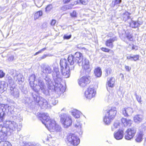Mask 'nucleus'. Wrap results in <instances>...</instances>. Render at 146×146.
I'll list each match as a JSON object with an SVG mask.
<instances>
[{
    "instance_id": "obj_55",
    "label": "nucleus",
    "mask_w": 146,
    "mask_h": 146,
    "mask_svg": "<svg viewBox=\"0 0 146 146\" xmlns=\"http://www.w3.org/2000/svg\"><path fill=\"white\" fill-rule=\"evenodd\" d=\"M132 49H135V50H137V47L136 46H133L132 47Z\"/></svg>"
},
{
    "instance_id": "obj_48",
    "label": "nucleus",
    "mask_w": 146,
    "mask_h": 146,
    "mask_svg": "<svg viewBox=\"0 0 146 146\" xmlns=\"http://www.w3.org/2000/svg\"><path fill=\"white\" fill-rule=\"evenodd\" d=\"M51 102H52L51 103L53 105H55L58 102L57 101H56L54 98H52Z\"/></svg>"
},
{
    "instance_id": "obj_53",
    "label": "nucleus",
    "mask_w": 146,
    "mask_h": 146,
    "mask_svg": "<svg viewBox=\"0 0 146 146\" xmlns=\"http://www.w3.org/2000/svg\"><path fill=\"white\" fill-rule=\"evenodd\" d=\"M125 68L126 70L128 71H129L130 70L131 68L128 66H125Z\"/></svg>"
},
{
    "instance_id": "obj_1",
    "label": "nucleus",
    "mask_w": 146,
    "mask_h": 146,
    "mask_svg": "<svg viewBox=\"0 0 146 146\" xmlns=\"http://www.w3.org/2000/svg\"><path fill=\"white\" fill-rule=\"evenodd\" d=\"M82 54L78 52H76L73 56L69 55L68 60L65 59H61L60 64L61 71L62 75L65 78L69 77L70 75V70L74 68L72 65L74 64H78L79 65L83 60Z\"/></svg>"
},
{
    "instance_id": "obj_54",
    "label": "nucleus",
    "mask_w": 146,
    "mask_h": 146,
    "mask_svg": "<svg viewBox=\"0 0 146 146\" xmlns=\"http://www.w3.org/2000/svg\"><path fill=\"white\" fill-rule=\"evenodd\" d=\"M14 59V57L13 56H11L9 57V60H12Z\"/></svg>"
},
{
    "instance_id": "obj_7",
    "label": "nucleus",
    "mask_w": 146,
    "mask_h": 146,
    "mask_svg": "<svg viewBox=\"0 0 146 146\" xmlns=\"http://www.w3.org/2000/svg\"><path fill=\"white\" fill-rule=\"evenodd\" d=\"M34 100L38 104L40 107L42 108H49L51 106L50 103L49 104L46 100L43 98L37 96L36 95L33 96Z\"/></svg>"
},
{
    "instance_id": "obj_45",
    "label": "nucleus",
    "mask_w": 146,
    "mask_h": 146,
    "mask_svg": "<svg viewBox=\"0 0 146 146\" xmlns=\"http://www.w3.org/2000/svg\"><path fill=\"white\" fill-rule=\"evenodd\" d=\"M46 49V48H44L41 50H39L38 52H36L35 53V54H34V56H35L37 55V54H39V53H41L42 52H43Z\"/></svg>"
},
{
    "instance_id": "obj_44",
    "label": "nucleus",
    "mask_w": 146,
    "mask_h": 146,
    "mask_svg": "<svg viewBox=\"0 0 146 146\" xmlns=\"http://www.w3.org/2000/svg\"><path fill=\"white\" fill-rule=\"evenodd\" d=\"M101 49L102 51L106 52H109L110 50L108 48L104 47L102 48Z\"/></svg>"
},
{
    "instance_id": "obj_38",
    "label": "nucleus",
    "mask_w": 146,
    "mask_h": 146,
    "mask_svg": "<svg viewBox=\"0 0 146 146\" xmlns=\"http://www.w3.org/2000/svg\"><path fill=\"white\" fill-rule=\"evenodd\" d=\"M72 6L73 5H65L62 7L61 9L63 10L66 11L67 9L72 8Z\"/></svg>"
},
{
    "instance_id": "obj_2",
    "label": "nucleus",
    "mask_w": 146,
    "mask_h": 146,
    "mask_svg": "<svg viewBox=\"0 0 146 146\" xmlns=\"http://www.w3.org/2000/svg\"><path fill=\"white\" fill-rule=\"evenodd\" d=\"M52 75L54 77H56L53 82L48 77L46 76L45 78L48 88L50 90H54L59 94L63 93L65 91V88L60 84V75L57 68L54 69Z\"/></svg>"
},
{
    "instance_id": "obj_50",
    "label": "nucleus",
    "mask_w": 146,
    "mask_h": 146,
    "mask_svg": "<svg viewBox=\"0 0 146 146\" xmlns=\"http://www.w3.org/2000/svg\"><path fill=\"white\" fill-rule=\"evenodd\" d=\"M126 38L130 41H132L133 40L132 36L131 35L127 36Z\"/></svg>"
},
{
    "instance_id": "obj_34",
    "label": "nucleus",
    "mask_w": 146,
    "mask_h": 146,
    "mask_svg": "<svg viewBox=\"0 0 146 146\" xmlns=\"http://www.w3.org/2000/svg\"><path fill=\"white\" fill-rule=\"evenodd\" d=\"M6 80L8 82L10 85L13 84L15 81V80H13L12 78L8 75H7V76Z\"/></svg>"
},
{
    "instance_id": "obj_47",
    "label": "nucleus",
    "mask_w": 146,
    "mask_h": 146,
    "mask_svg": "<svg viewBox=\"0 0 146 146\" xmlns=\"http://www.w3.org/2000/svg\"><path fill=\"white\" fill-rule=\"evenodd\" d=\"M5 73L1 70H0V78H2L4 77L5 75Z\"/></svg>"
},
{
    "instance_id": "obj_35",
    "label": "nucleus",
    "mask_w": 146,
    "mask_h": 146,
    "mask_svg": "<svg viewBox=\"0 0 146 146\" xmlns=\"http://www.w3.org/2000/svg\"><path fill=\"white\" fill-rule=\"evenodd\" d=\"M14 79L15 81L18 80V82H20L22 81V76L21 74H19L15 76L14 77Z\"/></svg>"
},
{
    "instance_id": "obj_17",
    "label": "nucleus",
    "mask_w": 146,
    "mask_h": 146,
    "mask_svg": "<svg viewBox=\"0 0 146 146\" xmlns=\"http://www.w3.org/2000/svg\"><path fill=\"white\" fill-rule=\"evenodd\" d=\"M121 120L122 124L125 127H129L131 126L132 123V121L131 120L127 119L124 117L122 118Z\"/></svg>"
},
{
    "instance_id": "obj_11",
    "label": "nucleus",
    "mask_w": 146,
    "mask_h": 146,
    "mask_svg": "<svg viewBox=\"0 0 146 146\" xmlns=\"http://www.w3.org/2000/svg\"><path fill=\"white\" fill-rule=\"evenodd\" d=\"M5 122L4 123L3 125H0V138L2 139L4 137L6 136L7 133L9 131V129L5 125Z\"/></svg>"
},
{
    "instance_id": "obj_21",
    "label": "nucleus",
    "mask_w": 146,
    "mask_h": 146,
    "mask_svg": "<svg viewBox=\"0 0 146 146\" xmlns=\"http://www.w3.org/2000/svg\"><path fill=\"white\" fill-rule=\"evenodd\" d=\"M115 83V79L113 78H111L108 79V81L106 83V87L108 90V87L113 88L114 86Z\"/></svg>"
},
{
    "instance_id": "obj_49",
    "label": "nucleus",
    "mask_w": 146,
    "mask_h": 146,
    "mask_svg": "<svg viewBox=\"0 0 146 146\" xmlns=\"http://www.w3.org/2000/svg\"><path fill=\"white\" fill-rule=\"evenodd\" d=\"M106 74L105 75L106 76H107L110 73V69L108 68L106 70Z\"/></svg>"
},
{
    "instance_id": "obj_9",
    "label": "nucleus",
    "mask_w": 146,
    "mask_h": 146,
    "mask_svg": "<svg viewBox=\"0 0 146 146\" xmlns=\"http://www.w3.org/2000/svg\"><path fill=\"white\" fill-rule=\"evenodd\" d=\"M136 129L135 127H132L128 129L125 132V139L127 140H130L135 135Z\"/></svg>"
},
{
    "instance_id": "obj_57",
    "label": "nucleus",
    "mask_w": 146,
    "mask_h": 146,
    "mask_svg": "<svg viewBox=\"0 0 146 146\" xmlns=\"http://www.w3.org/2000/svg\"><path fill=\"white\" fill-rule=\"evenodd\" d=\"M133 58V56H128L127 57V59H130L131 58Z\"/></svg>"
},
{
    "instance_id": "obj_31",
    "label": "nucleus",
    "mask_w": 146,
    "mask_h": 146,
    "mask_svg": "<svg viewBox=\"0 0 146 146\" xmlns=\"http://www.w3.org/2000/svg\"><path fill=\"white\" fill-rule=\"evenodd\" d=\"M120 123L118 121H115L113 125L111 127V130L112 131H114L117 128H119L120 127Z\"/></svg>"
},
{
    "instance_id": "obj_22",
    "label": "nucleus",
    "mask_w": 146,
    "mask_h": 146,
    "mask_svg": "<svg viewBox=\"0 0 146 146\" xmlns=\"http://www.w3.org/2000/svg\"><path fill=\"white\" fill-rule=\"evenodd\" d=\"M11 107L9 106L7 104H0V109H1L2 111L7 112L9 111V109Z\"/></svg>"
},
{
    "instance_id": "obj_40",
    "label": "nucleus",
    "mask_w": 146,
    "mask_h": 146,
    "mask_svg": "<svg viewBox=\"0 0 146 146\" xmlns=\"http://www.w3.org/2000/svg\"><path fill=\"white\" fill-rule=\"evenodd\" d=\"M78 13L75 11H74L70 13V15L72 17H77Z\"/></svg>"
},
{
    "instance_id": "obj_6",
    "label": "nucleus",
    "mask_w": 146,
    "mask_h": 146,
    "mask_svg": "<svg viewBox=\"0 0 146 146\" xmlns=\"http://www.w3.org/2000/svg\"><path fill=\"white\" fill-rule=\"evenodd\" d=\"M66 141L70 146H77L80 143V140L75 135L70 134L67 136Z\"/></svg>"
},
{
    "instance_id": "obj_14",
    "label": "nucleus",
    "mask_w": 146,
    "mask_h": 146,
    "mask_svg": "<svg viewBox=\"0 0 146 146\" xmlns=\"http://www.w3.org/2000/svg\"><path fill=\"white\" fill-rule=\"evenodd\" d=\"M79 66H81L82 68L85 70H88L90 68L89 61L86 58H84Z\"/></svg>"
},
{
    "instance_id": "obj_25",
    "label": "nucleus",
    "mask_w": 146,
    "mask_h": 146,
    "mask_svg": "<svg viewBox=\"0 0 146 146\" xmlns=\"http://www.w3.org/2000/svg\"><path fill=\"white\" fill-rule=\"evenodd\" d=\"M94 74L97 77H100L101 76L102 72L101 68L98 67L96 68L94 70Z\"/></svg>"
},
{
    "instance_id": "obj_37",
    "label": "nucleus",
    "mask_w": 146,
    "mask_h": 146,
    "mask_svg": "<svg viewBox=\"0 0 146 146\" xmlns=\"http://www.w3.org/2000/svg\"><path fill=\"white\" fill-rule=\"evenodd\" d=\"M0 146H11V145L8 141H2L0 142Z\"/></svg>"
},
{
    "instance_id": "obj_58",
    "label": "nucleus",
    "mask_w": 146,
    "mask_h": 146,
    "mask_svg": "<svg viewBox=\"0 0 146 146\" xmlns=\"http://www.w3.org/2000/svg\"><path fill=\"white\" fill-rule=\"evenodd\" d=\"M46 55L45 54L44 55L41 57V59H43L45 58L46 57Z\"/></svg>"
},
{
    "instance_id": "obj_36",
    "label": "nucleus",
    "mask_w": 146,
    "mask_h": 146,
    "mask_svg": "<svg viewBox=\"0 0 146 146\" xmlns=\"http://www.w3.org/2000/svg\"><path fill=\"white\" fill-rule=\"evenodd\" d=\"M6 84L4 83L0 84V93H3L6 89Z\"/></svg>"
},
{
    "instance_id": "obj_15",
    "label": "nucleus",
    "mask_w": 146,
    "mask_h": 146,
    "mask_svg": "<svg viewBox=\"0 0 146 146\" xmlns=\"http://www.w3.org/2000/svg\"><path fill=\"white\" fill-rule=\"evenodd\" d=\"M122 113L125 117H128L131 115L133 111L132 108L128 107L124 108L122 110Z\"/></svg>"
},
{
    "instance_id": "obj_18",
    "label": "nucleus",
    "mask_w": 146,
    "mask_h": 146,
    "mask_svg": "<svg viewBox=\"0 0 146 146\" xmlns=\"http://www.w3.org/2000/svg\"><path fill=\"white\" fill-rule=\"evenodd\" d=\"M124 132L123 130H119L116 132L114 133V137L117 140H120L122 139L123 136Z\"/></svg>"
},
{
    "instance_id": "obj_12",
    "label": "nucleus",
    "mask_w": 146,
    "mask_h": 146,
    "mask_svg": "<svg viewBox=\"0 0 146 146\" xmlns=\"http://www.w3.org/2000/svg\"><path fill=\"white\" fill-rule=\"evenodd\" d=\"M79 85L81 87H84L90 82L88 78L86 76H83L78 80Z\"/></svg>"
},
{
    "instance_id": "obj_29",
    "label": "nucleus",
    "mask_w": 146,
    "mask_h": 146,
    "mask_svg": "<svg viewBox=\"0 0 146 146\" xmlns=\"http://www.w3.org/2000/svg\"><path fill=\"white\" fill-rule=\"evenodd\" d=\"M143 134L142 132H140L137 134L136 136L135 141L137 142H140L142 141Z\"/></svg>"
},
{
    "instance_id": "obj_41",
    "label": "nucleus",
    "mask_w": 146,
    "mask_h": 146,
    "mask_svg": "<svg viewBox=\"0 0 146 146\" xmlns=\"http://www.w3.org/2000/svg\"><path fill=\"white\" fill-rule=\"evenodd\" d=\"M52 7L51 5L50 4L48 5L45 8V11L47 12L50 11L52 9Z\"/></svg>"
},
{
    "instance_id": "obj_59",
    "label": "nucleus",
    "mask_w": 146,
    "mask_h": 146,
    "mask_svg": "<svg viewBox=\"0 0 146 146\" xmlns=\"http://www.w3.org/2000/svg\"><path fill=\"white\" fill-rule=\"evenodd\" d=\"M36 6L38 7H40L42 5V4H41L39 6H37V5H36Z\"/></svg>"
},
{
    "instance_id": "obj_60",
    "label": "nucleus",
    "mask_w": 146,
    "mask_h": 146,
    "mask_svg": "<svg viewBox=\"0 0 146 146\" xmlns=\"http://www.w3.org/2000/svg\"><path fill=\"white\" fill-rule=\"evenodd\" d=\"M65 108H63L61 110V111H65Z\"/></svg>"
},
{
    "instance_id": "obj_51",
    "label": "nucleus",
    "mask_w": 146,
    "mask_h": 146,
    "mask_svg": "<svg viewBox=\"0 0 146 146\" xmlns=\"http://www.w3.org/2000/svg\"><path fill=\"white\" fill-rule=\"evenodd\" d=\"M56 23V21L55 20L53 19L52 20L50 23V25L52 26H54L55 25V24Z\"/></svg>"
},
{
    "instance_id": "obj_24",
    "label": "nucleus",
    "mask_w": 146,
    "mask_h": 146,
    "mask_svg": "<svg viewBox=\"0 0 146 146\" xmlns=\"http://www.w3.org/2000/svg\"><path fill=\"white\" fill-rule=\"evenodd\" d=\"M71 114L75 118H78L80 117L81 113L79 111L75 109L72 111Z\"/></svg>"
},
{
    "instance_id": "obj_10",
    "label": "nucleus",
    "mask_w": 146,
    "mask_h": 146,
    "mask_svg": "<svg viewBox=\"0 0 146 146\" xmlns=\"http://www.w3.org/2000/svg\"><path fill=\"white\" fill-rule=\"evenodd\" d=\"M5 124V125L7 126L9 129L10 133L16 131L18 129V124L15 121H6Z\"/></svg>"
},
{
    "instance_id": "obj_3",
    "label": "nucleus",
    "mask_w": 146,
    "mask_h": 146,
    "mask_svg": "<svg viewBox=\"0 0 146 146\" xmlns=\"http://www.w3.org/2000/svg\"><path fill=\"white\" fill-rule=\"evenodd\" d=\"M40 119L43 124L50 132H59L61 131L60 126L56 124L55 121L51 119L47 113H44L40 114Z\"/></svg>"
},
{
    "instance_id": "obj_61",
    "label": "nucleus",
    "mask_w": 146,
    "mask_h": 146,
    "mask_svg": "<svg viewBox=\"0 0 146 146\" xmlns=\"http://www.w3.org/2000/svg\"><path fill=\"white\" fill-rule=\"evenodd\" d=\"M111 51L112 52H113L112 50H111Z\"/></svg>"
},
{
    "instance_id": "obj_23",
    "label": "nucleus",
    "mask_w": 146,
    "mask_h": 146,
    "mask_svg": "<svg viewBox=\"0 0 146 146\" xmlns=\"http://www.w3.org/2000/svg\"><path fill=\"white\" fill-rule=\"evenodd\" d=\"M113 119L106 114L103 118L104 123L106 125L110 124Z\"/></svg>"
},
{
    "instance_id": "obj_32",
    "label": "nucleus",
    "mask_w": 146,
    "mask_h": 146,
    "mask_svg": "<svg viewBox=\"0 0 146 146\" xmlns=\"http://www.w3.org/2000/svg\"><path fill=\"white\" fill-rule=\"evenodd\" d=\"M42 15V11H39L36 13L34 14V18L35 20L38 19Z\"/></svg>"
},
{
    "instance_id": "obj_4",
    "label": "nucleus",
    "mask_w": 146,
    "mask_h": 146,
    "mask_svg": "<svg viewBox=\"0 0 146 146\" xmlns=\"http://www.w3.org/2000/svg\"><path fill=\"white\" fill-rule=\"evenodd\" d=\"M35 76L34 74L32 75L29 78V84L31 87H33V89L36 92H38L40 90L44 92L46 88V86L43 81L40 78L35 80Z\"/></svg>"
},
{
    "instance_id": "obj_52",
    "label": "nucleus",
    "mask_w": 146,
    "mask_h": 146,
    "mask_svg": "<svg viewBox=\"0 0 146 146\" xmlns=\"http://www.w3.org/2000/svg\"><path fill=\"white\" fill-rule=\"evenodd\" d=\"M71 35H66L64 36V39H69L71 37Z\"/></svg>"
},
{
    "instance_id": "obj_27",
    "label": "nucleus",
    "mask_w": 146,
    "mask_h": 146,
    "mask_svg": "<svg viewBox=\"0 0 146 146\" xmlns=\"http://www.w3.org/2000/svg\"><path fill=\"white\" fill-rule=\"evenodd\" d=\"M129 23L130 26L133 28L137 27L140 25L139 21H135L132 20H131V21Z\"/></svg>"
},
{
    "instance_id": "obj_46",
    "label": "nucleus",
    "mask_w": 146,
    "mask_h": 146,
    "mask_svg": "<svg viewBox=\"0 0 146 146\" xmlns=\"http://www.w3.org/2000/svg\"><path fill=\"white\" fill-rule=\"evenodd\" d=\"M133 60L135 61L139 60V56L138 55H133Z\"/></svg>"
},
{
    "instance_id": "obj_26",
    "label": "nucleus",
    "mask_w": 146,
    "mask_h": 146,
    "mask_svg": "<svg viewBox=\"0 0 146 146\" xmlns=\"http://www.w3.org/2000/svg\"><path fill=\"white\" fill-rule=\"evenodd\" d=\"M121 0H114L112 1L110 5L112 8H117L119 6V4L121 2Z\"/></svg>"
},
{
    "instance_id": "obj_16",
    "label": "nucleus",
    "mask_w": 146,
    "mask_h": 146,
    "mask_svg": "<svg viewBox=\"0 0 146 146\" xmlns=\"http://www.w3.org/2000/svg\"><path fill=\"white\" fill-rule=\"evenodd\" d=\"M82 123L78 121H77L74 124V128L80 135H81L82 133Z\"/></svg>"
},
{
    "instance_id": "obj_56",
    "label": "nucleus",
    "mask_w": 146,
    "mask_h": 146,
    "mask_svg": "<svg viewBox=\"0 0 146 146\" xmlns=\"http://www.w3.org/2000/svg\"><path fill=\"white\" fill-rule=\"evenodd\" d=\"M70 0H63V2L65 3H66L69 2Z\"/></svg>"
},
{
    "instance_id": "obj_28",
    "label": "nucleus",
    "mask_w": 146,
    "mask_h": 146,
    "mask_svg": "<svg viewBox=\"0 0 146 146\" xmlns=\"http://www.w3.org/2000/svg\"><path fill=\"white\" fill-rule=\"evenodd\" d=\"M42 71L45 74H50L52 72V69L50 66H47L42 69Z\"/></svg>"
},
{
    "instance_id": "obj_13",
    "label": "nucleus",
    "mask_w": 146,
    "mask_h": 146,
    "mask_svg": "<svg viewBox=\"0 0 146 146\" xmlns=\"http://www.w3.org/2000/svg\"><path fill=\"white\" fill-rule=\"evenodd\" d=\"M117 109L115 107H112L107 110L106 114L114 119L117 113Z\"/></svg>"
},
{
    "instance_id": "obj_39",
    "label": "nucleus",
    "mask_w": 146,
    "mask_h": 146,
    "mask_svg": "<svg viewBox=\"0 0 146 146\" xmlns=\"http://www.w3.org/2000/svg\"><path fill=\"white\" fill-rule=\"evenodd\" d=\"M81 3L83 5H86L87 4V2L85 0H78L77 2H74V4H76L78 3Z\"/></svg>"
},
{
    "instance_id": "obj_8",
    "label": "nucleus",
    "mask_w": 146,
    "mask_h": 146,
    "mask_svg": "<svg viewBox=\"0 0 146 146\" xmlns=\"http://www.w3.org/2000/svg\"><path fill=\"white\" fill-rule=\"evenodd\" d=\"M96 93V91L94 88L89 87L85 91L84 96L87 99L90 100L95 97Z\"/></svg>"
},
{
    "instance_id": "obj_42",
    "label": "nucleus",
    "mask_w": 146,
    "mask_h": 146,
    "mask_svg": "<svg viewBox=\"0 0 146 146\" xmlns=\"http://www.w3.org/2000/svg\"><path fill=\"white\" fill-rule=\"evenodd\" d=\"M135 96L136 99L137 100V101L139 103H141L142 101L141 100V97L140 96L137 95L136 94H135Z\"/></svg>"
},
{
    "instance_id": "obj_20",
    "label": "nucleus",
    "mask_w": 146,
    "mask_h": 146,
    "mask_svg": "<svg viewBox=\"0 0 146 146\" xmlns=\"http://www.w3.org/2000/svg\"><path fill=\"white\" fill-rule=\"evenodd\" d=\"M143 119V116L141 114H137L135 115L133 117L134 122L138 123L141 122Z\"/></svg>"
},
{
    "instance_id": "obj_33",
    "label": "nucleus",
    "mask_w": 146,
    "mask_h": 146,
    "mask_svg": "<svg viewBox=\"0 0 146 146\" xmlns=\"http://www.w3.org/2000/svg\"><path fill=\"white\" fill-rule=\"evenodd\" d=\"M130 14L128 12H126L123 15V20L126 22V21L129 19Z\"/></svg>"
},
{
    "instance_id": "obj_5",
    "label": "nucleus",
    "mask_w": 146,
    "mask_h": 146,
    "mask_svg": "<svg viewBox=\"0 0 146 146\" xmlns=\"http://www.w3.org/2000/svg\"><path fill=\"white\" fill-rule=\"evenodd\" d=\"M60 121L65 128H68L72 124V121L71 116L65 113L60 115Z\"/></svg>"
},
{
    "instance_id": "obj_43",
    "label": "nucleus",
    "mask_w": 146,
    "mask_h": 146,
    "mask_svg": "<svg viewBox=\"0 0 146 146\" xmlns=\"http://www.w3.org/2000/svg\"><path fill=\"white\" fill-rule=\"evenodd\" d=\"M5 112L2 111L0 113V121H3V116L5 114Z\"/></svg>"
},
{
    "instance_id": "obj_30",
    "label": "nucleus",
    "mask_w": 146,
    "mask_h": 146,
    "mask_svg": "<svg viewBox=\"0 0 146 146\" xmlns=\"http://www.w3.org/2000/svg\"><path fill=\"white\" fill-rule=\"evenodd\" d=\"M13 90H12V88L11 89V94L14 96L15 98H17L19 97V92L18 90L15 89H14L13 88Z\"/></svg>"
},
{
    "instance_id": "obj_19",
    "label": "nucleus",
    "mask_w": 146,
    "mask_h": 146,
    "mask_svg": "<svg viewBox=\"0 0 146 146\" xmlns=\"http://www.w3.org/2000/svg\"><path fill=\"white\" fill-rule=\"evenodd\" d=\"M116 40V37H113L108 40L106 41L105 44L106 46L111 48H113V42Z\"/></svg>"
}]
</instances>
